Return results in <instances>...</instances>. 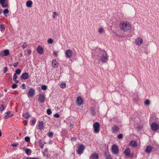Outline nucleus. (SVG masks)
I'll use <instances>...</instances> for the list:
<instances>
[{
  "label": "nucleus",
  "instance_id": "obj_23",
  "mask_svg": "<svg viewBox=\"0 0 159 159\" xmlns=\"http://www.w3.org/2000/svg\"><path fill=\"white\" fill-rule=\"evenodd\" d=\"M13 115V114H10V112H8L7 113V115L4 116V119H7L11 117Z\"/></svg>",
  "mask_w": 159,
  "mask_h": 159
},
{
  "label": "nucleus",
  "instance_id": "obj_3",
  "mask_svg": "<svg viewBox=\"0 0 159 159\" xmlns=\"http://www.w3.org/2000/svg\"><path fill=\"white\" fill-rule=\"evenodd\" d=\"M93 127L94 128V132L95 133H98L100 130V124L98 122H95L93 124Z\"/></svg>",
  "mask_w": 159,
  "mask_h": 159
},
{
  "label": "nucleus",
  "instance_id": "obj_15",
  "mask_svg": "<svg viewBox=\"0 0 159 159\" xmlns=\"http://www.w3.org/2000/svg\"><path fill=\"white\" fill-rule=\"evenodd\" d=\"M36 51L37 52L40 54H42L43 53V50L42 47L40 46H38Z\"/></svg>",
  "mask_w": 159,
  "mask_h": 159
},
{
  "label": "nucleus",
  "instance_id": "obj_4",
  "mask_svg": "<svg viewBox=\"0 0 159 159\" xmlns=\"http://www.w3.org/2000/svg\"><path fill=\"white\" fill-rule=\"evenodd\" d=\"M35 93V89L34 88H30L27 93V96L28 98L32 97L34 95Z\"/></svg>",
  "mask_w": 159,
  "mask_h": 159
},
{
  "label": "nucleus",
  "instance_id": "obj_40",
  "mask_svg": "<svg viewBox=\"0 0 159 159\" xmlns=\"http://www.w3.org/2000/svg\"><path fill=\"white\" fill-rule=\"evenodd\" d=\"M41 88L43 90H45L47 89V87L45 85H43L41 87Z\"/></svg>",
  "mask_w": 159,
  "mask_h": 159
},
{
  "label": "nucleus",
  "instance_id": "obj_35",
  "mask_svg": "<svg viewBox=\"0 0 159 159\" xmlns=\"http://www.w3.org/2000/svg\"><path fill=\"white\" fill-rule=\"evenodd\" d=\"M17 78V76H16V74H14L13 76V80L14 81H16Z\"/></svg>",
  "mask_w": 159,
  "mask_h": 159
},
{
  "label": "nucleus",
  "instance_id": "obj_21",
  "mask_svg": "<svg viewBox=\"0 0 159 159\" xmlns=\"http://www.w3.org/2000/svg\"><path fill=\"white\" fill-rule=\"evenodd\" d=\"M25 153L28 156L30 155L32 153V151L31 149L28 148H25L24 150Z\"/></svg>",
  "mask_w": 159,
  "mask_h": 159
},
{
  "label": "nucleus",
  "instance_id": "obj_48",
  "mask_svg": "<svg viewBox=\"0 0 159 159\" xmlns=\"http://www.w3.org/2000/svg\"><path fill=\"white\" fill-rule=\"evenodd\" d=\"M17 87V85L16 84H14L11 86L12 88L13 89H14L16 88Z\"/></svg>",
  "mask_w": 159,
  "mask_h": 159
},
{
  "label": "nucleus",
  "instance_id": "obj_20",
  "mask_svg": "<svg viewBox=\"0 0 159 159\" xmlns=\"http://www.w3.org/2000/svg\"><path fill=\"white\" fill-rule=\"evenodd\" d=\"M119 130V128L116 125H115L112 128V133H115Z\"/></svg>",
  "mask_w": 159,
  "mask_h": 159
},
{
  "label": "nucleus",
  "instance_id": "obj_38",
  "mask_svg": "<svg viewBox=\"0 0 159 159\" xmlns=\"http://www.w3.org/2000/svg\"><path fill=\"white\" fill-rule=\"evenodd\" d=\"M47 114L48 115H50L52 113V111L51 110L48 109L47 110Z\"/></svg>",
  "mask_w": 159,
  "mask_h": 159
},
{
  "label": "nucleus",
  "instance_id": "obj_52",
  "mask_svg": "<svg viewBox=\"0 0 159 159\" xmlns=\"http://www.w3.org/2000/svg\"><path fill=\"white\" fill-rule=\"evenodd\" d=\"M54 116L56 118H58L60 116L58 114L56 113L55 115H54Z\"/></svg>",
  "mask_w": 159,
  "mask_h": 159
},
{
  "label": "nucleus",
  "instance_id": "obj_14",
  "mask_svg": "<svg viewBox=\"0 0 159 159\" xmlns=\"http://www.w3.org/2000/svg\"><path fill=\"white\" fill-rule=\"evenodd\" d=\"M29 74L27 72H25L22 74L21 76V79L23 80H26L29 77Z\"/></svg>",
  "mask_w": 159,
  "mask_h": 159
},
{
  "label": "nucleus",
  "instance_id": "obj_19",
  "mask_svg": "<svg viewBox=\"0 0 159 159\" xmlns=\"http://www.w3.org/2000/svg\"><path fill=\"white\" fill-rule=\"evenodd\" d=\"M52 65L54 68H57L58 66V64L56 60H53L52 62Z\"/></svg>",
  "mask_w": 159,
  "mask_h": 159
},
{
  "label": "nucleus",
  "instance_id": "obj_17",
  "mask_svg": "<svg viewBox=\"0 0 159 159\" xmlns=\"http://www.w3.org/2000/svg\"><path fill=\"white\" fill-rule=\"evenodd\" d=\"M99 156L98 154L96 153L92 154L90 157V159H98Z\"/></svg>",
  "mask_w": 159,
  "mask_h": 159
},
{
  "label": "nucleus",
  "instance_id": "obj_27",
  "mask_svg": "<svg viewBox=\"0 0 159 159\" xmlns=\"http://www.w3.org/2000/svg\"><path fill=\"white\" fill-rule=\"evenodd\" d=\"M105 156L106 159H112L110 155L107 153H105Z\"/></svg>",
  "mask_w": 159,
  "mask_h": 159
},
{
  "label": "nucleus",
  "instance_id": "obj_39",
  "mask_svg": "<svg viewBox=\"0 0 159 159\" xmlns=\"http://www.w3.org/2000/svg\"><path fill=\"white\" fill-rule=\"evenodd\" d=\"M26 43V42H24V44L22 46V47L23 49H25L27 47Z\"/></svg>",
  "mask_w": 159,
  "mask_h": 159
},
{
  "label": "nucleus",
  "instance_id": "obj_5",
  "mask_svg": "<svg viewBox=\"0 0 159 159\" xmlns=\"http://www.w3.org/2000/svg\"><path fill=\"white\" fill-rule=\"evenodd\" d=\"M111 151L113 154H117L119 152V148L115 144H113L111 147Z\"/></svg>",
  "mask_w": 159,
  "mask_h": 159
},
{
  "label": "nucleus",
  "instance_id": "obj_28",
  "mask_svg": "<svg viewBox=\"0 0 159 159\" xmlns=\"http://www.w3.org/2000/svg\"><path fill=\"white\" fill-rule=\"evenodd\" d=\"M91 114L93 116H95V109L94 108H92L91 109Z\"/></svg>",
  "mask_w": 159,
  "mask_h": 159
},
{
  "label": "nucleus",
  "instance_id": "obj_41",
  "mask_svg": "<svg viewBox=\"0 0 159 159\" xmlns=\"http://www.w3.org/2000/svg\"><path fill=\"white\" fill-rule=\"evenodd\" d=\"M53 133L52 132H50L48 134V136L50 138H51L53 136Z\"/></svg>",
  "mask_w": 159,
  "mask_h": 159
},
{
  "label": "nucleus",
  "instance_id": "obj_49",
  "mask_svg": "<svg viewBox=\"0 0 159 159\" xmlns=\"http://www.w3.org/2000/svg\"><path fill=\"white\" fill-rule=\"evenodd\" d=\"M5 55L4 54L3 52V51H1L0 52V57H5Z\"/></svg>",
  "mask_w": 159,
  "mask_h": 159
},
{
  "label": "nucleus",
  "instance_id": "obj_36",
  "mask_svg": "<svg viewBox=\"0 0 159 159\" xmlns=\"http://www.w3.org/2000/svg\"><path fill=\"white\" fill-rule=\"evenodd\" d=\"M60 87L62 88H64L66 87V84L65 83H61L60 84Z\"/></svg>",
  "mask_w": 159,
  "mask_h": 159
},
{
  "label": "nucleus",
  "instance_id": "obj_2",
  "mask_svg": "<svg viewBox=\"0 0 159 159\" xmlns=\"http://www.w3.org/2000/svg\"><path fill=\"white\" fill-rule=\"evenodd\" d=\"M101 56L100 60L103 63H105L108 60V56L107 55V52L104 50L101 51Z\"/></svg>",
  "mask_w": 159,
  "mask_h": 159
},
{
  "label": "nucleus",
  "instance_id": "obj_18",
  "mask_svg": "<svg viewBox=\"0 0 159 159\" xmlns=\"http://www.w3.org/2000/svg\"><path fill=\"white\" fill-rule=\"evenodd\" d=\"M129 145L133 147H136L137 146V143L135 141H131L129 143Z\"/></svg>",
  "mask_w": 159,
  "mask_h": 159
},
{
  "label": "nucleus",
  "instance_id": "obj_7",
  "mask_svg": "<svg viewBox=\"0 0 159 159\" xmlns=\"http://www.w3.org/2000/svg\"><path fill=\"white\" fill-rule=\"evenodd\" d=\"M0 4L3 8H6L8 6V3L6 0H0Z\"/></svg>",
  "mask_w": 159,
  "mask_h": 159
},
{
  "label": "nucleus",
  "instance_id": "obj_44",
  "mask_svg": "<svg viewBox=\"0 0 159 159\" xmlns=\"http://www.w3.org/2000/svg\"><path fill=\"white\" fill-rule=\"evenodd\" d=\"M21 88L22 89H26V85L25 84H22L21 86Z\"/></svg>",
  "mask_w": 159,
  "mask_h": 159
},
{
  "label": "nucleus",
  "instance_id": "obj_56",
  "mask_svg": "<svg viewBox=\"0 0 159 159\" xmlns=\"http://www.w3.org/2000/svg\"><path fill=\"white\" fill-rule=\"evenodd\" d=\"M26 159H37L36 157H28L27 158H26Z\"/></svg>",
  "mask_w": 159,
  "mask_h": 159
},
{
  "label": "nucleus",
  "instance_id": "obj_12",
  "mask_svg": "<svg viewBox=\"0 0 159 159\" xmlns=\"http://www.w3.org/2000/svg\"><path fill=\"white\" fill-rule=\"evenodd\" d=\"M124 153L125 154L126 156L130 157H132L133 156V154H130V150L129 148H127L125 150Z\"/></svg>",
  "mask_w": 159,
  "mask_h": 159
},
{
  "label": "nucleus",
  "instance_id": "obj_26",
  "mask_svg": "<svg viewBox=\"0 0 159 159\" xmlns=\"http://www.w3.org/2000/svg\"><path fill=\"white\" fill-rule=\"evenodd\" d=\"M32 2L31 1H28L26 3V5L27 7H30L32 6Z\"/></svg>",
  "mask_w": 159,
  "mask_h": 159
},
{
  "label": "nucleus",
  "instance_id": "obj_13",
  "mask_svg": "<svg viewBox=\"0 0 159 159\" xmlns=\"http://www.w3.org/2000/svg\"><path fill=\"white\" fill-rule=\"evenodd\" d=\"M76 102L77 105L80 106L82 104L83 100L80 96H79L77 98Z\"/></svg>",
  "mask_w": 159,
  "mask_h": 159
},
{
  "label": "nucleus",
  "instance_id": "obj_37",
  "mask_svg": "<svg viewBox=\"0 0 159 159\" xmlns=\"http://www.w3.org/2000/svg\"><path fill=\"white\" fill-rule=\"evenodd\" d=\"M103 32V29L102 28H101L98 30V32L99 33L102 34V33Z\"/></svg>",
  "mask_w": 159,
  "mask_h": 159
},
{
  "label": "nucleus",
  "instance_id": "obj_47",
  "mask_svg": "<svg viewBox=\"0 0 159 159\" xmlns=\"http://www.w3.org/2000/svg\"><path fill=\"white\" fill-rule=\"evenodd\" d=\"M5 108H4L3 107V105H1V107H0V111H3L4 110Z\"/></svg>",
  "mask_w": 159,
  "mask_h": 159
},
{
  "label": "nucleus",
  "instance_id": "obj_24",
  "mask_svg": "<svg viewBox=\"0 0 159 159\" xmlns=\"http://www.w3.org/2000/svg\"><path fill=\"white\" fill-rule=\"evenodd\" d=\"M4 54L5 56H7L10 54V52L9 50L6 49L3 51Z\"/></svg>",
  "mask_w": 159,
  "mask_h": 159
},
{
  "label": "nucleus",
  "instance_id": "obj_9",
  "mask_svg": "<svg viewBox=\"0 0 159 159\" xmlns=\"http://www.w3.org/2000/svg\"><path fill=\"white\" fill-rule=\"evenodd\" d=\"M65 54L66 57L70 58L72 57V52L71 50L68 49L65 51Z\"/></svg>",
  "mask_w": 159,
  "mask_h": 159
},
{
  "label": "nucleus",
  "instance_id": "obj_32",
  "mask_svg": "<svg viewBox=\"0 0 159 159\" xmlns=\"http://www.w3.org/2000/svg\"><path fill=\"white\" fill-rule=\"evenodd\" d=\"M53 40L51 38L49 39L48 40V43L49 44H52L53 43Z\"/></svg>",
  "mask_w": 159,
  "mask_h": 159
},
{
  "label": "nucleus",
  "instance_id": "obj_1",
  "mask_svg": "<svg viewBox=\"0 0 159 159\" xmlns=\"http://www.w3.org/2000/svg\"><path fill=\"white\" fill-rule=\"evenodd\" d=\"M120 28L125 32H129L131 29L130 24L128 22L124 21L120 24Z\"/></svg>",
  "mask_w": 159,
  "mask_h": 159
},
{
  "label": "nucleus",
  "instance_id": "obj_62",
  "mask_svg": "<svg viewBox=\"0 0 159 159\" xmlns=\"http://www.w3.org/2000/svg\"><path fill=\"white\" fill-rule=\"evenodd\" d=\"M1 14V11H0V14Z\"/></svg>",
  "mask_w": 159,
  "mask_h": 159
},
{
  "label": "nucleus",
  "instance_id": "obj_59",
  "mask_svg": "<svg viewBox=\"0 0 159 159\" xmlns=\"http://www.w3.org/2000/svg\"><path fill=\"white\" fill-rule=\"evenodd\" d=\"M4 91H5V92H7V89H5V90H4Z\"/></svg>",
  "mask_w": 159,
  "mask_h": 159
},
{
  "label": "nucleus",
  "instance_id": "obj_33",
  "mask_svg": "<svg viewBox=\"0 0 159 159\" xmlns=\"http://www.w3.org/2000/svg\"><path fill=\"white\" fill-rule=\"evenodd\" d=\"M15 72L16 73L15 74H16V75H19L21 72V70L19 69H17L16 70Z\"/></svg>",
  "mask_w": 159,
  "mask_h": 159
},
{
  "label": "nucleus",
  "instance_id": "obj_42",
  "mask_svg": "<svg viewBox=\"0 0 159 159\" xmlns=\"http://www.w3.org/2000/svg\"><path fill=\"white\" fill-rule=\"evenodd\" d=\"M9 11L8 9H5L3 11V13L5 15V14L8 13L9 12Z\"/></svg>",
  "mask_w": 159,
  "mask_h": 159
},
{
  "label": "nucleus",
  "instance_id": "obj_43",
  "mask_svg": "<svg viewBox=\"0 0 159 159\" xmlns=\"http://www.w3.org/2000/svg\"><path fill=\"white\" fill-rule=\"evenodd\" d=\"M118 139H122L123 138V135L122 134H120L118 135Z\"/></svg>",
  "mask_w": 159,
  "mask_h": 159
},
{
  "label": "nucleus",
  "instance_id": "obj_10",
  "mask_svg": "<svg viewBox=\"0 0 159 159\" xmlns=\"http://www.w3.org/2000/svg\"><path fill=\"white\" fill-rule=\"evenodd\" d=\"M151 127L152 130L153 131L157 130L159 128L158 125L155 123H152L151 125Z\"/></svg>",
  "mask_w": 159,
  "mask_h": 159
},
{
  "label": "nucleus",
  "instance_id": "obj_30",
  "mask_svg": "<svg viewBox=\"0 0 159 159\" xmlns=\"http://www.w3.org/2000/svg\"><path fill=\"white\" fill-rule=\"evenodd\" d=\"M0 30L1 32H2L5 30V27L4 25L1 24L0 25Z\"/></svg>",
  "mask_w": 159,
  "mask_h": 159
},
{
  "label": "nucleus",
  "instance_id": "obj_31",
  "mask_svg": "<svg viewBox=\"0 0 159 159\" xmlns=\"http://www.w3.org/2000/svg\"><path fill=\"white\" fill-rule=\"evenodd\" d=\"M144 104L147 106H149L150 104L149 101L148 99H146L144 102Z\"/></svg>",
  "mask_w": 159,
  "mask_h": 159
},
{
  "label": "nucleus",
  "instance_id": "obj_29",
  "mask_svg": "<svg viewBox=\"0 0 159 159\" xmlns=\"http://www.w3.org/2000/svg\"><path fill=\"white\" fill-rule=\"evenodd\" d=\"M38 143L41 148L43 149V148L44 144L43 143L42 141L41 140H39L38 142Z\"/></svg>",
  "mask_w": 159,
  "mask_h": 159
},
{
  "label": "nucleus",
  "instance_id": "obj_55",
  "mask_svg": "<svg viewBox=\"0 0 159 159\" xmlns=\"http://www.w3.org/2000/svg\"><path fill=\"white\" fill-rule=\"evenodd\" d=\"M27 52L29 56L30 55L31 53V51L30 50H27Z\"/></svg>",
  "mask_w": 159,
  "mask_h": 159
},
{
  "label": "nucleus",
  "instance_id": "obj_50",
  "mask_svg": "<svg viewBox=\"0 0 159 159\" xmlns=\"http://www.w3.org/2000/svg\"><path fill=\"white\" fill-rule=\"evenodd\" d=\"M55 15H57V12H54L53 13V14L52 15V17L54 18H55Z\"/></svg>",
  "mask_w": 159,
  "mask_h": 159
},
{
  "label": "nucleus",
  "instance_id": "obj_45",
  "mask_svg": "<svg viewBox=\"0 0 159 159\" xmlns=\"http://www.w3.org/2000/svg\"><path fill=\"white\" fill-rule=\"evenodd\" d=\"M36 120L35 119V118L33 119L31 121L32 124L33 125H34L35 124V123H36Z\"/></svg>",
  "mask_w": 159,
  "mask_h": 159
},
{
  "label": "nucleus",
  "instance_id": "obj_25",
  "mask_svg": "<svg viewBox=\"0 0 159 159\" xmlns=\"http://www.w3.org/2000/svg\"><path fill=\"white\" fill-rule=\"evenodd\" d=\"M23 116L25 118L28 119L30 117V115L28 112H26L23 114Z\"/></svg>",
  "mask_w": 159,
  "mask_h": 159
},
{
  "label": "nucleus",
  "instance_id": "obj_53",
  "mask_svg": "<svg viewBox=\"0 0 159 159\" xmlns=\"http://www.w3.org/2000/svg\"><path fill=\"white\" fill-rule=\"evenodd\" d=\"M58 54V52L56 51H54L53 52V55L56 56H57Z\"/></svg>",
  "mask_w": 159,
  "mask_h": 159
},
{
  "label": "nucleus",
  "instance_id": "obj_54",
  "mask_svg": "<svg viewBox=\"0 0 159 159\" xmlns=\"http://www.w3.org/2000/svg\"><path fill=\"white\" fill-rule=\"evenodd\" d=\"M18 62H17L16 63H14L13 65V66H14V67H16L18 65Z\"/></svg>",
  "mask_w": 159,
  "mask_h": 159
},
{
  "label": "nucleus",
  "instance_id": "obj_57",
  "mask_svg": "<svg viewBox=\"0 0 159 159\" xmlns=\"http://www.w3.org/2000/svg\"><path fill=\"white\" fill-rule=\"evenodd\" d=\"M70 127H71V128H72L73 126V125L72 124H71L70 125Z\"/></svg>",
  "mask_w": 159,
  "mask_h": 159
},
{
  "label": "nucleus",
  "instance_id": "obj_11",
  "mask_svg": "<svg viewBox=\"0 0 159 159\" xmlns=\"http://www.w3.org/2000/svg\"><path fill=\"white\" fill-rule=\"evenodd\" d=\"M84 148H85L83 145H80L79 146L78 150L76 151L80 155L82 154Z\"/></svg>",
  "mask_w": 159,
  "mask_h": 159
},
{
  "label": "nucleus",
  "instance_id": "obj_46",
  "mask_svg": "<svg viewBox=\"0 0 159 159\" xmlns=\"http://www.w3.org/2000/svg\"><path fill=\"white\" fill-rule=\"evenodd\" d=\"M19 145V143H17L13 144H12L11 146L14 147H16Z\"/></svg>",
  "mask_w": 159,
  "mask_h": 159
},
{
  "label": "nucleus",
  "instance_id": "obj_22",
  "mask_svg": "<svg viewBox=\"0 0 159 159\" xmlns=\"http://www.w3.org/2000/svg\"><path fill=\"white\" fill-rule=\"evenodd\" d=\"M38 126L40 130H42L43 129V124L42 122H40L38 125Z\"/></svg>",
  "mask_w": 159,
  "mask_h": 159
},
{
  "label": "nucleus",
  "instance_id": "obj_60",
  "mask_svg": "<svg viewBox=\"0 0 159 159\" xmlns=\"http://www.w3.org/2000/svg\"><path fill=\"white\" fill-rule=\"evenodd\" d=\"M26 123H27V121H26ZM26 124H27V123H25V125H26Z\"/></svg>",
  "mask_w": 159,
  "mask_h": 159
},
{
  "label": "nucleus",
  "instance_id": "obj_61",
  "mask_svg": "<svg viewBox=\"0 0 159 159\" xmlns=\"http://www.w3.org/2000/svg\"><path fill=\"white\" fill-rule=\"evenodd\" d=\"M26 123H27V121H26ZM26 124H27V123H25V125H26Z\"/></svg>",
  "mask_w": 159,
  "mask_h": 159
},
{
  "label": "nucleus",
  "instance_id": "obj_16",
  "mask_svg": "<svg viewBox=\"0 0 159 159\" xmlns=\"http://www.w3.org/2000/svg\"><path fill=\"white\" fill-rule=\"evenodd\" d=\"M153 149V147L150 146L148 145L147 146L146 149L145 150V152L147 153H150Z\"/></svg>",
  "mask_w": 159,
  "mask_h": 159
},
{
  "label": "nucleus",
  "instance_id": "obj_58",
  "mask_svg": "<svg viewBox=\"0 0 159 159\" xmlns=\"http://www.w3.org/2000/svg\"><path fill=\"white\" fill-rule=\"evenodd\" d=\"M2 135V133L1 131V130H0V137H1Z\"/></svg>",
  "mask_w": 159,
  "mask_h": 159
},
{
  "label": "nucleus",
  "instance_id": "obj_6",
  "mask_svg": "<svg viewBox=\"0 0 159 159\" xmlns=\"http://www.w3.org/2000/svg\"><path fill=\"white\" fill-rule=\"evenodd\" d=\"M135 44L138 46L141 45L143 42V39L140 37L137 38L135 40Z\"/></svg>",
  "mask_w": 159,
  "mask_h": 159
},
{
  "label": "nucleus",
  "instance_id": "obj_34",
  "mask_svg": "<svg viewBox=\"0 0 159 159\" xmlns=\"http://www.w3.org/2000/svg\"><path fill=\"white\" fill-rule=\"evenodd\" d=\"M25 140L27 142H29L30 140V137L28 136L25 137Z\"/></svg>",
  "mask_w": 159,
  "mask_h": 159
},
{
  "label": "nucleus",
  "instance_id": "obj_63",
  "mask_svg": "<svg viewBox=\"0 0 159 159\" xmlns=\"http://www.w3.org/2000/svg\"><path fill=\"white\" fill-rule=\"evenodd\" d=\"M20 55H21V56L22 57V54H20Z\"/></svg>",
  "mask_w": 159,
  "mask_h": 159
},
{
  "label": "nucleus",
  "instance_id": "obj_8",
  "mask_svg": "<svg viewBox=\"0 0 159 159\" xmlns=\"http://www.w3.org/2000/svg\"><path fill=\"white\" fill-rule=\"evenodd\" d=\"M39 101L41 103H43L45 101V96L42 93H40L39 94Z\"/></svg>",
  "mask_w": 159,
  "mask_h": 159
},
{
  "label": "nucleus",
  "instance_id": "obj_51",
  "mask_svg": "<svg viewBox=\"0 0 159 159\" xmlns=\"http://www.w3.org/2000/svg\"><path fill=\"white\" fill-rule=\"evenodd\" d=\"M7 70V67H5L4 68V70H3V73H6Z\"/></svg>",
  "mask_w": 159,
  "mask_h": 159
}]
</instances>
